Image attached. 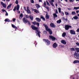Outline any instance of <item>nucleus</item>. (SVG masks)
<instances>
[{
    "mask_svg": "<svg viewBox=\"0 0 79 79\" xmlns=\"http://www.w3.org/2000/svg\"><path fill=\"white\" fill-rule=\"evenodd\" d=\"M31 28L33 30L35 31V33L36 34V35H38L39 37H40V31L38 30V27H35L34 25H32L31 26Z\"/></svg>",
    "mask_w": 79,
    "mask_h": 79,
    "instance_id": "f257e3e1",
    "label": "nucleus"
},
{
    "mask_svg": "<svg viewBox=\"0 0 79 79\" xmlns=\"http://www.w3.org/2000/svg\"><path fill=\"white\" fill-rule=\"evenodd\" d=\"M43 26L45 27V30L49 32V34L50 35H52L53 33L52 30L50 28H49L48 27L46 24H43Z\"/></svg>",
    "mask_w": 79,
    "mask_h": 79,
    "instance_id": "f03ea898",
    "label": "nucleus"
},
{
    "mask_svg": "<svg viewBox=\"0 0 79 79\" xmlns=\"http://www.w3.org/2000/svg\"><path fill=\"white\" fill-rule=\"evenodd\" d=\"M23 21L24 23L26 24V23H28V24H30V25H31V23H30V22H29V21L27 19H26V18L24 17L23 19Z\"/></svg>",
    "mask_w": 79,
    "mask_h": 79,
    "instance_id": "7ed1b4c3",
    "label": "nucleus"
},
{
    "mask_svg": "<svg viewBox=\"0 0 79 79\" xmlns=\"http://www.w3.org/2000/svg\"><path fill=\"white\" fill-rule=\"evenodd\" d=\"M43 40L44 42H45L46 44L47 45H49L50 44V42L48 40H46L45 39H43Z\"/></svg>",
    "mask_w": 79,
    "mask_h": 79,
    "instance_id": "20e7f679",
    "label": "nucleus"
},
{
    "mask_svg": "<svg viewBox=\"0 0 79 79\" xmlns=\"http://www.w3.org/2000/svg\"><path fill=\"white\" fill-rule=\"evenodd\" d=\"M71 26L66 25L65 26V29L66 31H68L69 28H71Z\"/></svg>",
    "mask_w": 79,
    "mask_h": 79,
    "instance_id": "39448f33",
    "label": "nucleus"
},
{
    "mask_svg": "<svg viewBox=\"0 0 79 79\" xmlns=\"http://www.w3.org/2000/svg\"><path fill=\"white\" fill-rule=\"evenodd\" d=\"M49 37L50 40L52 39V41H55L56 40V38L52 35H49Z\"/></svg>",
    "mask_w": 79,
    "mask_h": 79,
    "instance_id": "423d86ee",
    "label": "nucleus"
},
{
    "mask_svg": "<svg viewBox=\"0 0 79 79\" xmlns=\"http://www.w3.org/2000/svg\"><path fill=\"white\" fill-rule=\"evenodd\" d=\"M74 56L76 58V59H79V54L76 53L75 52L74 54Z\"/></svg>",
    "mask_w": 79,
    "mask_h": 79,
    "instance_id": "0eeeda50",
    "label": "nucleus"
},
{
    "mask_svg": "<svg viewBox=\"0 0 79 79\" xmlns=\"http://www.w3.org/2000/svg\"><path fill=\"white\" fill-rule=\"evenodd\" d=\"M70 32L71 34L76 35V32H75V31L73 30H70Z\"/></svg>",
    "mask_w": 79,
    "mask_h": 79,
    "instance_id": "6e6552de",
    "label": "nucleus"
},
{
    "mask_svg": "<svg viewBox=\"0 0 79 79\" xmlns=\"http://www.w3.org/2000/svg\"><path fill=\"white\" fill-rule=\"evenodd\" d=\"M49 3L52 6H54V5L53 4V2H54V0H51L49 1Z\"/></svg>",
    "mask_w": 79,
    "mask_h": 79,
    "instance_id": "1a4fd4ad",
    "label": "nucleus"
},
{
    "mask_svg": "<svg viewBox=\"0 0 79 79\" xmlns=\"http://www.w3.org/2000/svg\"><path fill=\"white\" fill-rule=\"evenodd\" d=\"M50 27H53V28H54L56 27V25L53 23H51L50 24Z\"/></svg>",
    "mask_w": 79,
    "mask_h": 79,
    "instance_id": "9d476101",
    "label": "nucleus"
},
{
    "mask_svg": "<svg viewBox=\"0 0 79 79\" xmlns=\"http://www.w3.org/2000/svg\"><path fill=\"white\" fill-rule=\"evenodd\" d=\"M53 47L54 48H56L58 47V44L56 43H55L53 44Z\"/></svg>",
    "mask_w": 79,
    "mask_h": 79,
    "instance_id": "9b49d317",
    "label": "nucleus"
},
{
    "mask_svg": "<svg viewBox=\"0 0 79 79\" xmlns=\"http://www.w3.org/2000/svg\"><path fill=\"white\" fill-rule=\"evenodd\" d=\"M53 18L54 19H55L56 18H57L58 17V15H56V13H54L53 14Z\"/></svg>",
    "mask_w": 79,
    "mask_h": 79,
    "instance_id": "f8f14e48",
    "label": "nucleus"
},
{
    "mask_svg": "<svg viewBox=\"0 0 79 79\" xmlns=\"http://www.w3.org/2000/svg\"><path fill=\"white\" fill-rule=\"evenodd\" d=\"M61 43L63 44H64V45H66V42L64 40H62L61 41Z\"/></svg>",
    "mask_w": 79,
    "mask_h": 79,
    "instance_id": "ddd939ff",
    "label": "nucleus"
},
{
    "mask_svg": "<svg viewBox=\"0 0 79 79\" xmlns=\"http://www.w3.org/2000/svg\"><path fill=\"white\" fill-rule=\"evenodd\" d=\"M29 8V7H27V13L28 14H31V11H30V10L29 9H28Z\"/></svg>",
    "mask_w": 79,
    "mask_h": 79,
    "instance_id": "4468645a",
    "label": "nucleus"
},
{
    "mask_svg": "<svg viewBox=\"0 0 79 79\" xmlns=\"http://www.w3.org/2000/svg\"><path fill=\"white\" fill-rule=\"evenodd\" d=\"M73 63L74 64H76V63H79V60H75Z\"/></svg>",
    "mask_w": 79,
    "mask_h": 79,
    "instance_id": "2eb2a0df",
    "label": "nucleus"
},
{
    "mask_svg": "<svg viewBox=\"0 0 79 79\" xmlns=\"http://www.w3.org/2000/svg\"><path fill=\"white\" fill-rule=\"evenodd\" d=\"M66 35V33L65 32H64L62 35V36L63 37H65Z\"/></svg>",
    "mask_w": 79,
    "mask_h": 79,
    "instance_id": "dca6fc26",
    "label": "nucleus"
},
{
    "mask_svg": "<svg viewBox=\"0 0 79 79\" xmlns=\"http://www.w3.org/2000/svg\"><path fill=\"white\" fill-rule=\"evenodd\" d=\"M12 27L13 28H14V29H18V27H16L15 26L14 24H12L11 25Z\"/></svg>",
    "mask_w": 79,
    "mask_h": 79,
    "instance_id": "f3484780",
    "label": "nucleus"
},
{
    "mask_svg": "<svg viewBox=\"0 0 79 79\" xmlns=\"http://www.w3.org/2000/svg\"><path fill=\"white\" fill-rule=\"evenodd\" d=\"M29 18L31 20V21H32L33 20V16L31 15H30L29 16Z\"/></svg>",
    "mask_w": 79,
    "mask_h": 79,
    "instance_id": "a211bd4d",
    "label": "nucleus"
},
{
    "mask_svg": "<svg viewBox=\"0 0 79 79\" xmlns=\"http://www.w3.org/2000/svg\"><path fill=\"white\" fill-rule=\"evenodd\" d=\"M36 20L38 22H40L41 21L40 19L37 18H36Z\"/></svg>",
    "mask_w": 79,
    "mask_h": 79,
    "instance_id": "6ab92c4d",
    "label": "nucleus"
},
{
    "mask_svg": "<svg viewBox=\"0 0 79 79\" xmlns=\"http://www.w3.org/2000/svg\"><path fill=\"white\" fill-rule=\"evenodd\" d=\"M11 5H12V4H10L7 7V9H10V8H11Z\"/></svg>",
    "mask_w": 79,
    "mask_h": 79,
    "instance_id": "aec40b11",
    "label": "nucleus"
},
{
    "mask_svg": "<svg viewBox=\"0 0 79 79\" xmlns=\"http://www.w3.org/2000/svg\"><path fill=\"white\" fill-rule=\"evenodd\" d=\"M49 18H50V16L48 15H47V14H46V19H48Z\"/></svg>",
    "mask_w": 79,
    "mask_h": 79,
    "instance_id": "412c9836",
    "label": "nucleus"
},
{
    "mask_svg": "<svg viewBox=\"0 0 79 79\" xmlns=\"http://www.w3.org/2000/svg\"><path fill=\"white\" fill-rule=\"evenodd\" d=\"M19 9V5H17L16 6V10L18 11Z\"/></svg>",
    "mask_w": 79,
    "mask_h": 79,
    "instance_id": "4be33fe9",
    "label": "nucleus"
},
{
    "mask_svg": "<svg viewBox=\"0 0 79 79\" xmlns=\"http://www.w3.org/2000/svg\"><path fill=\"white\" fill-rule=\"evenodd\" d=\"M61 20L60 19L58 20H57L56 21V23H57L58 24H60V23H61Z\"/></svg>",
    "mask_w": 79,
    "mask_h": 79,
    "instance_id": "5701e85b",
    "label": "nucleus"
},
{
    "mask_svg": "<svg viewBox=\"0 0 79 79\" xmlns=\"http://www.w3.org/2000/svg\"><path fill=\"white\" fill-rule=\"evenodd\" d=\"M34 12L36 13H39V10H37L36 9H35L34 10Z\"/></svg>",
    "mask_w": 79,
    "mask_h": 79,
    "instance_id": "b1692460",
    "label": "nucleus"
},
{
    "mask_svg": "<svg viewBox=\"0 0 79 79\" xmlns=\"http://www.w3.org/2000/svg\"><path fill=\"white\" fill-rule=\"evenodd\" d=\"M5 21L6 22H10V20L8 19H6L5 20Z\"/></svg>",
    "mask_w": 79,
    "mask_h": 79,
    "instance_id": "393cba45",
    "label": "nucleus"
},
{
    "mask_svg": "<svg viewBox=\"0 0 79 79\" xmlns=\"http://www.w3.org/2000/svg\"><path fill=\"white\" fill-rule=\"evenodd\" d=\"M36 8H37L38 9V8H40V5H39L38 4H36Z\"/></svg>",
    "mask_w": 79,
    "mask_h": 79,
    "instance_id": "a878e982",
    "label": "nucleus"
},
{
    "mask_svg": "<svg viewBox=\"0 0 79 79\" xmlns=\"http://www.w3.org/2000/svg\"><path fill=\"white\" fill-rule=\"evenodd\" d=\"M73 19H79L78 17H77V16H75L73 17Z\"/></svg>",
    "mask_w": 79,
    "mask_h": 79,
    "instance_id": "bb28decb",
    "label": "nucleus"
},
{
    "mask_svg": "<svg viewBox=\"0 0 79 79\" xmlns=\"http://www.w3.org/2000/svg\"><path fill=\"white\" fill-rule=\"evenodd\" d=\"M40 19H42L43 21H45V19L43 16H41Z\"/></svg>",
    "mask_w": 79,
    "mask_h": 79,
    "instance_id": "cd10ccee",
    "label": "nucleus"
},
{
    "mask_svg": "<svg viewBox=\"0 0 79 79\" xmlns=\"http://www.w3.org/2000/svg\"><path fill=\"white\" fill-rule=\"evenodd\" d=\"M70 50L72 51V52H73V51H75V49L74 48H70Z\"/></svg>",
    "mask_w": 79,
    "mask_h": 79,
    "instance_id": "c85d7f7f",
    "label": "nucleus"
},
{
    "mask_svg": "<svg viewBox=\"0 0 79 79\" xmlns=\"http://www.w3.org/2000/svg\"><path fill=\"white\" fill-rule=\"evenodd\" d=\"M75 49L76 50L77 52H79V48H76Z\"/></svg>",
    "mask_w": 79,
    "mask_h": 79,
    "instance_id": "c756f323",
    "label": "nucleus"
},
{
    "mask_svg": "<svg viewBox=\"0 0 79 79\" xmlns=\"http://www.w3.org/2000/svg\"><path fill=\"white\" fill-rule=\"evenodd\" d=\"M62 19L64 21H68V19H65V18L63 17Z\"/></svg>",
    "mask_w": 79,
    "mask_h": 79,
    "instance_id": "7c9ffc66",
    "label": "nucleus"
},
{
    "mask_svg": "<svg viewBox=\"0 0 79 79\" xmlns=\"http://www.w3.org/2000/svg\"><path fill=\"white\" fill-rule=\"evenodd\" d=\"M76 12H75V11H73L72 12V15H76Z\"/></svg>",
    "mask_w": 79,
    "mask_h": 79,
    "instance_id": "2f4dec72",
    "label": "nucleus"
},
{
    "mask_svg": "<svg viewBox=\"0 0 79 79\" xmlns=\"http://www.w3.org/2000/svg\"><path fill=\"white\" fill-rule=\"evenodd\" d=\"M2 6L4 8H6V4H2Z\"/></svg>",
    "mask_w": 79,
    "mask_h": 79,
    "instance_id": "473e14b6",
    "label": "nucleus"
},
{
    "mask_svg": "<svg viewBox=\"0 0 79 79\" xmlns=\"http://www.w3.org/2000/svg\"><path fill=\"white\" fill-rule=\"evenodd\" d=\"M73 9L74 10H78V9H79V7H74Z\"/></svg>",
    "mask_w": 79,
    "mask_h": 79,
    "instance_id": "72a5a7b5",
    "label": "nucleus"
},
{
    "mask_svg": "<svg viewBox=\"0 0 79 79\" xmlns=\"http://www.w3.org/2000/svg\"><path fill=\"white\" fill-rule=\"evenodd\" d=\"M20 18H23V14H21L20 15Z\"/></svg>",
    "mask_w": 79,
    "mask_h": 79,
    "instance_id": "f704fd0d",
    "label": "nucleus"
},
{
    "mask_svg": "<svg viewBox=\"0 0 79 79\" xmlns=\"http://www.w3.org/2000/svg\"><path fill=\"white\" fill-rule=\"evenodd\" d=\"M58 10L59 11V13H61V8H58Z\"/></svg>",
    "mask_w": 79,
    "mask_h": 79,
    "instance_id": "c9c22d12",
    "label": "nucleus"
},
{
    "mask_svg": "<svg viewBox=\"0 0 79 79\" xmlns=\"http://www.w3.org/2000/svg\"><path fill=\"white\" fill-rule=\"evenodd\" d=\"M32 23L34 24V25H36V24H37V22L35 21L34 22H32Z\"/></svg>",
    "mask_w": 79,
    "mask_h": 79,
    "instance_id": "e433bc0d",
    "label": "nucleus"
},
{
    "mask_svg": "<svg viewBox=\"0 0 79 79\" xmlns=\"http://www.w3.org/2000/svg\"><path fill=\"white\" fill-rule=\"evenodd\" d=\"M30 2L31 3H34V0H30Z\"/></svg>",
    "mask_w": 79,
    "mask_h": 79,
    "instance_id": "4c0bfd02",
    "label": "nucleus"
},
{
    "mask_svg": "<svg viewBox=\"0 0 79 79\" xmlns=\"http://www.w3.org/2000/svg\"><path fill=\"white\" fill-rule=\"evenodd\" d=\"M46 2L47 3V5H48V6H50V5L49 4V2H48L47 1H46Z\"/></svg>",
    "mask_w": 79,
    "mask_h": 79,
    "instance_id": "58836bf2",
    "label": "nucleus"
},
{
    "mask_svg": "<svg viewBox=\"0 0 79 79\" xmlns=\"http://www.w3.org/2000/svg\"><path fill=\"white\" fill-rule=\"evenodd\" d=\"M65 14L66 15H69V13L67 12H65Z\"/></svg>",
    "mask_w": 79,
    "mask_h": 79,
    "instance_id": "ea45409f",
    "label": "nucleus"
},
{
    "mask_svg": "<svg viewBox=\"0 0 79 79\" xmlns=\"http://www.w3.org/2000/svg\"><path fill=\"white\" fill-rule=\"evenodd\" d=\"M46 8L48 10V11H49V10H50V8H49V7L47 6V7H46Z\"/></svg>",
    "mask_w": 79,
    "mask_h": 79,
    "instance_id": "a19ab883",
    "label": "nucleus"
},
{
    "mask_svg": "<svg viewBox=\"0 0 79 79\" xmlns=\"http://www.w3.org/2000/svg\"><path fill=\"white\" fill-rule=\"evenodd\" d=\"M44 7H45V6H46V2H44Z\"/></svg>",
    "mask_w": 79,
    "mask_h": 79,
    "instance_id": "79ce46f5",
    "label": "nucleus"
},
{
    "mask_svg": "<svg viewBox=\"0 0 79 79\" xmlns=\"http://www.w3.org/2000/svg\"><path fill=\"white\" fill-rule=\"evenodd\" d=\"M15 3L16 4H17V5H18V0H16V1H15Z\"/></svg>",
    "mask_w": 79,
    "mask_h": 79,
    "instance_id": "37998d69",
    "label": "nucleus"
},
{
    "mask_svg": "<svg viewBox=\"0 0 79 79\" xmlns=\"http://www.w3.org/2000/svg\"><path fill=\"white\" fill-rule=\"evenodd\" d=\"M1 10L2 12H5H5L6 13V11L5 9H2Z\"/></svg>",
    "mask_w": 79,
    "mask_h": 79,
    "instance_id": "c03bdc74",
    "label": "nucleus"
},
{
    "mask_svg": "<svg viewBox=\"0 0 79 79\" xmlns=\"http://www.w3.org/2000/svg\"><path fill=\"white\" fill-rule=\"evenodd\" d=\"M16 6H15L14 7V9H13V11H16Z\"/></svg>",
    "mask_w": 79,
    "mask_h": 79,
    "instance_id": "a18cd8bd",
    "label": "nucleus"
},
{
    "mask_svg": "<svg viewBox=\"0 0 79 79\" xmlns=\"http://www.w3.org/2000/svg\"><path fill=\"white\" fill-rule=\"evenodd\" d=\"M61 15L62 16H63L64 15V12H61Z\"/></svg>",
    "mask_w": 79,
    "mask_h": 79,
    "instance_id": "49530a36",
    "label": "nucleus"
},
{
    "mask_svg": "<svg viewBox=\"0 0 79 79\" xmlns=\"http://www.w3.org/2000/svg\"><path fill=\"white\" fill-rule=\"evenodd\" d=\"M15 21H16V19H15V18L13 19L12 20V21L13 22H15Z\"/></svg>",
    "mask_w": 79,
    "mask_h": 79,
    "instance_id": "de8ad7c7",
    "label": "nucleus"
},
{
    "mask_svg": "<svg viewBox=\"0 0 79 79\" xmlns=\"http://www.w3.org/2000/svg\"><path fill=\"white\" fill-rule=\"evenodd\" d=\"M36 24L37 26H38V27H39V23H36Z\"/></svg>",
    "mask_w": 79,
    "mask_h": 79,
    "instance_id": "09e8293b",
    "label": "nucleus"
},
{
    "mask_svg": "<svg viewBox=\"0 0 79 79\" xmlns=\"http://www.w3.org/2000/svg\"><path fill=\"white\" fill-rule=\"evenodd\" d=\"M56 14H58V10H56Z\"/></svg>",
    "mask_w": 79,
    "mask_h": 79,
    "instance_id": "8fccbe9b",
    "label": "nucleus"
},
{
    "mask_svg": "<svg viewBox=\"0 0 79 79\" xmlns=\"http://www.w3.org/2000/svg\"><path fill=\"white\" fill-rule=\"evenodd\" d=\"M44 34H47V31H44Z\"/></svg>",
    "mask_w": 79,
    "mask_h": 79,
    "instance_id": "3c124183",
    "label": "nucleus"
},
{
    "mask_svg": "<svg viewBox=\"0 0 79 79\" xmlns=\"http://www.w3.org/2000/svg\"><path fill=\"white\" fill-rule=\"evenodd\" d=\"M26 18H29V17L27 15H26Z\"/></svg>",
    "mask_w": 79,
    "mask_h": 79,
    "instance_id": "603ef678",
    "label": "nucleus"
},
{
    "mask_svg": "<svg viewBox=\"0 0 79 79\" xmlns=\"http://www.w3.org/2000/svg\"><path fill=\"white\" fill-rule=\"evenodd\" d=\"M70 1V2H74V0H69Z\"/></svg>",
    "mask_w": 79,
    "mask_h": 79,
    "instance_id": "864d4df0",
    "label": "nucleus"
},
{
    "mask_svg": "<svg viewBox=\"0 0 79 79\" xmlns=\"http://www.w3.org/2000/svg\"><path fill=\"white\" fill-rule=\"evenodd\" d=\"M77 32H79V28H78L77 29Z\"/></svg>",
    "mask_w": 79,
    "mask_h": 79,
    "instance_id": "5fc2aeb1",
    "label": "nucleus"
},
{
    "mask_svg": "<svg viewBox=\"0 0 79 79\" xmlns=\"http://www.w3.org/2000/svg\"><path fill=\"white\" fill-rule=\"evenodd\" d=\"M23 8H24V9L25 10V11H26V7L24 6Z\"/></svg>",
    "mask_w": 79,
    "mask_h": 79,
    "instance_id": "6e6d98bb",
    "label": "nucleus"
},
{
    "mask_svg": "<svg viewBox=\"0 0 79 79\" xmlns=\"http://www.w3.org/2000/svg\"><path fill=\"white\" fill-rule=\"evenodd\" d=\"M8 14L7 13V12H6V16H8Z\"/></svg>",
    "mask_w": 79,
    "mask_h": 79,
    "instance_id": "4d7b16f0",
    "label": "nucleus"
},
{
    "mask_svg": "<svg viewBox=\"0 0 79 79\" xmlns=\"http://www.w3.org/2000/svg\"><path fill=\"white\" fill-rule=\"evenodd\" d=\"M1 3L2 5H3L4 4V3H3V2H1Z\"/></svg>",
    "mask_w": 79,
    "mask_h": 79,
    "instance_id": "13d9d810",
    "label": "nucleus"
},
{
    "mask_svg": "<svg viewBox=\"0 0 79 79\" xmlns=\"http://www.w3.org/2000/svg\"><path fill=\"white\" fill-rule=\"evenodd\" d=\"M73 77V76H71L70 77V79H72Z\"/></svg>",
    "mask_w": 79,
    "mask_h": 79,
    "instance_id": "bf43d9fd",
    "label": "nucleus"
},
{
    "mask_svg": "<svg viewBox=\"0 0 79 79\" xmlns=\"http://www.w3.org/2000/svg\"><path fill=\"white\" fill-rule=\"evenodd\" d=\"M79 10H77L76 11L77 13H79Z\"/></svg>",
    "mask_w": 79,
    "mask_h": 79,
    "instance_id": "052dcab7",
    "label": "nucleus"
},
{
    "mask_svg": "<svg viewBox=\"0 0 79 79\" xmlns=\"http://www.w3.org/2000/svg\"><path fill=\"white\" fill-rule=\"evenodd\" d=\"M39 2H42V0H39Z\"/></svg>",
    "mask_w": 79,
    "mask_h": 79,
    "instance_id": "680f3d73",
    "label": "nucleus"
},
{
    "mask_svg": "<svg viewBox=\"0 0 79 79\" xmlns=\"http://www.w3.org/2000/svg\"><path fill=\"white\" fill-rule=\"evenodd\" d=\"M65 1V2H68V0H64Z\"/></svg>",
    "mask_w": 79,
    "mask_h": 79,
    "instance_id": "e2e57ef3",
    "label": "nucleus"
},
{
    "mask_svg": "<svg viewBox=\"0 0 79 79\" xmlns=\"http://www.w3.org/2000/svg\"><path fill=\"white\" fill-rule=\"evenodd\" d=\"M6 1H7V2H10V0H6Z\"/></svg>",
    "mask_w": 79,
    "mask_h": 79,
    "instance_id": "0e129e2a",
    "label": "nucleus"
},
{
    "mask_svg": "<svg viewBox=\"0 0 79 79\" xmlns=\"http://www.w3.org/2000/svg\"><path fill=\"white\" fill-rule=\"evenodd\" d=\"M56 6H58L57 4H56Z\"/></svg>",
    "mask_w": 79,
    "mask_h": 79,
    "instance_id": "69168bd1",
    "label": "nucleus"
},
{
    "mask_svg": "<svg viewBox=\"0 0 79 79\" xmlns=\"http://www.w3.org/2000/svg\"><path fill=\"white\" fill-rule=\"evenodd\" d=\"M78 1H79V0H76V2H77Z\"/></svg>",
    "mask_w": 79,
    "mask_h": 79,
    "instance_id": "338daca9",
    "label": "nucleus"
},
{
    "mask_svg": "<svg viewBox=\"0 0 79 79\" xmlns=\"http://www.w3.org/2000/svg\"><path fill=\"white\" fill-rule=\"evenodd\" d=\"M73 79H75V78L74 77H73Z\"/></svg>",
    "mask_w": 79,
    "mask_h": 79,
    "instance_id": "774afa93",
    "label": "nucleus"
}]
</instances>
